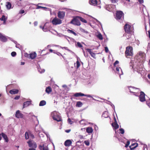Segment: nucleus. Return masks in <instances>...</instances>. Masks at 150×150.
Returning <instances> with one entry per match:
<instances>
[{
    "label": "nucleus",
    "mask_w": 150,
    "mask_h": 150,
    "mask_svg": "<svg viewBox=\"0 0 150 150\" xmlns=\"http://www.w3.org/2000/svg\"><path fill=\"white\" fill-rule=\"evenodd\" d=\"M124 29L125 32L127 34L130 35L128 37H132V35H134V29L133 26H131L130 25L126 24L124 26Z\"/></svg>",
    "instance_id": "obj_1"
},
{
    "label": "nucleus",
    "mask_w": 150,
    "mask_h": 150,
    "mask_svg": "<svg viewBox=\"0 0 150 150\" xmlns=\"http://www.w3.org/2000/svg\"><path fill=\"white\" fill-rule=\"evenodd\" d=\"M140 95L139 96V100L142 102H143L146 101L145 98V94L143 91H141Z\"/></svg>",
    "instance_id": "obj_8"
},
{
    "label": "nucleus",
    "mask_w": 150,
    "mask_h": 150,
    "mask_svg": "<svg viewBox=\"0 0 150 150\" xmlns=\"http://www.w3.org/2000/svg\"><path fill=\"white\" fill-rule=\"evenodd\" d=\"M147 77L150 80V74H149L148 75Z\"/></svg>",
    "instance_id": "obj_61"
},
{
    "label": "nucleus",
    "mask_w": 150,
    "mask_h": 150,
    "mask_svg": "<svg viewBox=\"0 0 150 150\" xmlns=\"http://www.w3.org/2000/svg\"><path fill=\"white\" fill-rule=\"evenodd\" d=\"M128 146H129V145H128V144H126L125 145V147L126 148H127V147Z\"/></svg>",
    "instance_id": "obj_62"
},
{
    "label": "nucleus",
    "mask_w": 150,
    "mask_h": 150,
    "mask_svg": "<svg viewBox=\"0 0 150 150\" xmlns=\"http://www.w3.org/2000/svg\"><path fill=\"white\" fill-rule=\"evenodd\" d=\"M119 130L120 131V133L121 134H124L125 131H124V130L122 128L120 129H119Z\"/></svg>",
    "instance_id": "obj_43"
},
{
    "label": "nucleus",
    "mask_w": 150,
    "mask_h": 150,
    "mask_svg": "<svg viewBox=\"0 0 150 150\" xmlns=\"http://www.w3.org/2000/svg\"><path fill=\"white\" fill-rule=\"evenodd\" d=\"M83 103L80 101H77L76 103V106L78 107H80L82 106Z\"/></svg>",
    "instance_id": "obj_35"
},
{
    "label": "nucleus",
    "mask_w": 150,
    "mask_h": 150,
    "mask_svg": "<svg viewBox=\"0 0 150 150\" xmlns=\"http://www.w3.org/2000/svg\"><path fill=\"white\" fill-rule=\"evenodd\" d=\"M87 51L91 55V56L94 58L96 59V54L92 52L91 50L90 49H87Z\"/></svg>",
    "instance_id": "obj_19"
},
{
    "label": "nucleus",
    "mask_w": 150,
    "mask_h": 150,
    "mask_svg": "<svg viewBox=\"0 0 150 150\" xmlns=\"http://www.w3.org/2000/svg\"><path fill=\"white\" fill-rule=\"evenodd\" d=\"M11 54L12 57H14L16 55V53L15 52H13L11 53Z\"/></svg>",
    "instance_id": "obj_44"
},
{
    "label": "nucleus",
    "mask_w": 150,
    "mask_h": 150,
    "mask_svg": "<svg viewBox=\"0 0 150 150\" xmlns=\"http://www.w3.org/2000/svg\"><path fill=\"white\" fill-rule=\"evenodd\" d=\"M39 148L40 150H49L48 147L44 144L39 145Z\"/></svg>",
    "instance_id": "obj_17"
},
{
    "label": "nucleus",
    "mask_w": 150,
    "mask_h": 150,
    "mask_svg": "<svg viewBox=\"0 0 150 150\" xmlns=\"http://www.w3.org/2000/svg\"><path fill=\"white\" fill-rule=\"evenodd\" d=\"M29 136V137H30L32 139H33L35 138L34 135L30 131V132Z\"/></svg>",
    "instance_id": "obj_38"
},
{
    "label": "nucleus",
    "mask_w": 150,
    "mask_h": 150,
    "mask_svg": "<svg viewBox=\"0 0 150 150\" xmlns=\"http://www.w3.org/2000/svg\"><path fill=\"white\" fill-rule=\"evenodd\" d=\"M30 131H28V132H25V138L26 139H28L29 138L30 136Z\"/></svg>",
    "instance_id": "obj_28"
},
{
    "label": "nucleus",
    "mask_w": 150,
    "mask_h": 150,
    "mask_svg": "<svg viewBox=\"0 0 150 150\" xmlns=\"http://www.w3.org/2000/svg\"><path fill=\"white\" fill-rule=\"evenodd\" d=\"M115 7V5L112 4L106 5L105 6L106 9L109 11H112L113 8Z\"/></svg>",
    "instance_id": "obj_11"
},
{
    "label": "nucleus",
    "mask_w": 150,
    "mask_h": 150,
    "mask_svg": "<svg viewBox=\"0 0 150 150\" xmlns=\"http://www.w3.org/2000/svg\"><path fill=\"white\" fill-rule=\"evenodd\" d=\"M112 2L115 3L117 2L118 1V0H111Z\"/></svg>",
    "instance_id": "obj_51"
},
{
    "label": "nucleus",
    "mask_w": 150,
    "mask_h": 150,
    "mask_svg": "<svg viewBox=\"0 0 150 150\" xmlns=\"http://www.w3.org/2000/svg\"><path fill=\"white\" fill-rule=\"evenodd\" d=\"M37 7L36 8V9H39L40 8H43V9H47V8L46 7H42V6H39L38 5H37Z\"/></svg>",
    "instance_id": "obj_39"
},
{
    "label": "nucleus",
    "mask_w": 150,
    "mask_h": 150,
    "mask_svg": "<svg viewBox=\"0 0 150 150\" xmlns=\"http://www.w3.org/2000/svg\"><path fill=\"white\" fill-rule=\"evenodd\" d=\"M77 18H79V21H81L83 23H87V21L85 19L80 16H77Z\"/></svg>",
    "instance_id": "obj_29"
},
{
    "label": "nucleus",
    "mask_w": 150,
    "mask_h": 150,
    "mask_svg": "<svg viewBox=\"0 0 150 150\" xmlns=\"http://www.w3.org/2000/svg\"><path fill=\"white\" fill-rule=\"evenodd\" d=\"M52 91V89L50 86H48L46 88L45 92L49 94Z\"/></svg>",
    "instance_id": "obj_27"
},
{
    "label": "nucleus",
    "mask_w": 150,
    "mask_h": 150,
    "mask_svg": "<svg viewBox=\"0 0 150 150\" xmlns=\"http://www.w3.org/2000/svg\"><path fill=\"white\" fill-rule=\"evenodd\" d=\"M17 5L18 6H21V1H18L17 2Z\"/></svg>",
    "instance_id": "obj_45"
},
{
    "label": "nucleus",
    "mask_w": 150,
    "mask_h": 150,
    "mask_svg": "<svg viewBox=\"0 0 150 150\" xmlns=\"http://www.w3.org/2000/svg\"><path fill=\"white\" fill-rule=\"evenodd\" d=\"M93 131V128L91 127H88L86 128V132L88 133H92Z\"/></svg>",
    "instance_id": "obj_26"
},
{
    "label": "nucleus",
    "mask_w": 150,
    "mask_h": 150,
    "mask_svg": "<svg viewBox=\"0 0 150 150\" xmlns=\"http://www.w3.org/2000/svg\"><path fill=\"white\" fill-rule=\"evenodd\" d=\"M0 38H6V36L4 35H3L2 34L0 33ZM7 38H9L8 37H7Z\"/></svg>",
    "instance_id": "obj_46"
},
{
    "label": "nucleus",
    "mask_w": 150,
    "mask_h": 150,
    "mask_svg": "<svg viewBox=\"0 0 150 150\" xmlns=\"http://www.w3.org/2000/svg\"><path fill=\"white\" fill-rule=\"evenodd\" d=\"M84 144L87 146H88L90 144V143L88 140H85L84 141Z\"/></svg>",
    "instance_id": "obj_42"
},
{
    "label": "nucleus",
    "mask_w": 150,
    "mask_h": 150,
    "mask_svg": "<svg viewBox=\"0 0 150 150\" xmlns=\"http://www.w3.org/2000/svg\"><path fill=\"white\" fill-rule=\"evenodd\" d=\"M71 131V130L70 129H67L65 130V132L67 133H69Z\"/></svg>",
    "instance_id": "obj_53"
},
{
    "label": "nucleus",
    "mask_w": 150,
    "mask_h": 150,
    "mask_svg": "<svg viewBox=\"0 0 150 150\" xmlns=\"http://www.w3.org/2000/svg\"><path fill=\"white\" fill-rule=\"evenodd\" d=\"M129 92L130 93H137L136 90H139V91H140V89L139 88H135L134 87L129 86Z\"/></svg>",
    "instance_id": "obj_10"
},
{
    "label": "nucleus",
    "mask_w": 150,
    "mask_h": 150,
    "mask_svg": "<svg viewBox=\"0 0 150 150\" xmlns=\"http://www.w3.org/2000/svg\"><path fill=\"white\" fill-rule=\"evenodd\" d=\"M51 23L54 25H59L62 23V21L55 17L51 21Z\"/></svg>",
    "instance_id": "obj_3"
},
{
    "label": "nucleus",
    "mask_w": 150,
    "mask_h": 150,
    "mask_svg": "<svg viewBox=\"0 0 150 150\" xmlns=\"http://www.w3.org/2000/svg\"><path fill=\"white\" fill-rule=\"evenodd\" d=\"M124 14L121 11H117L116 14V18L117 20H122L123 18Z\"/></svg>",
    "instance_id": "obj_4"
},
{
    "label": "nucleus",
    "mask_w": 150,
    "mask_h": 150,
    "mask_svg": "<svg viewBox=\"0 0 150 150\" xmlns=\"http://www.w3.org/2000/svg\"><path fill=\"white\" fill-rule=\"evenodd\" d=\"M139 57L142 58L141 60L142 61H143L145 58L146 57V54L144 52L142 51H140L139 53Z\"/></svg>",
    "instance_id": "obj_12"
},
{
    "label": "nucleus",
    "mask_w": 150,
    "mask_h": 150,
    "mask_svg": "<svg viewBox=\"0 0 150 150\" xmlns=\"http://www.w3.org/2000/svg\"><path fill=\"white\" fill-rule=\"evenodd\" d=\"M126 56H132L133 55V48L131 46H128L126 47V50L125 52Z\"/></svg>",
    "instance_id": "obj_2"
},
{
    "label": "nucleus",
    "mask_w": 150,
    "mask_h": 150,
    "mask_svg": "<svg viewBox=\"0 0 150 150\" xmlns=\"http://www.w3.org/2000/svg\"><path fill=\"white\" fill-rule=\"evenodd\" d=\"M19 91L18 89H14L9 91V93L11 94H17L18 93Z\"/></svg>",
    "instance_id": "obj_21"
},
{
    "label": "nucleus",
    "mask_w": 150,
    "mask_h": 150,
    "mask_svg": "<svg viewBox=\"0 0 150 150\" xmlns=\"http://www.w3.org/2000/svg\"><path fill=\"white\" fill-rule=\"evenodd\" d=\"M38 70L41 73H42V72H44L45 71L44 70H43L42 71H40V69H38Z\"/></svg>",
    "instance_id": "obj_52"
},
{
    "label": "nucleus",
    "mask_w": 150,
    "mask_h": 150,
    "mask_svg": "<svg viewBox=\"0 0 150 150\" xmlns=\"http://www.w3.org/2000/svg\"><path fill=\"white\" fill-rule=\"evenodd\" d=\"M46 103V102L45 101L42 100L40 102L39 105L40 106H43L45 105Z\"/></svg>",
    "instance_id": "obj_32"
},
{
    "label": "nucleus",
    "mask_w": 150,
    "mask_h": 150,
    "mask_svg": "<svg viewBox=\"0 0 150 150\" xmlns=\"http://www.w3.org/2000/svg\"><path fill=\"white\" fill-rule=\"evenodd\" d=\"M94 34L95 35L97 38H103L102 34L99 32L97 31V32H96Z\"/></svg>",
    "instance_id": "obj_25"
},
{
    "label": "nucleus",
    "mask_w": 150,
    "mask_h": 150,
    "mask_svg": "<svg viewBox=\"0 0 150 150\" xmlns=\"http://www.w3.org/2000/svg\"><path fill=\"white\" fill-rule=\"evenodd\" d=\"M20 96H17L14 98V99L15 100H18L20 98Z\"/></svg>",
    "instance_id": "obj_47"
},
{
    "label": "nucleus",
    "mask_w": 150,
    "mask_h": 150,
    "mask_svg": "<svg viewBox=\"0 0 150 150\" xmlns=\"http://www.w3.org/2000/svg\"><path fill=\"white\" fill-rule=\"evenodd\" d=\"M105 50L106 52L107 53L108 51V49L107 47H105Z\"/></svg>",
    "instance_id": "obj_49"
},
{
    "label": "nucleus",
    "mask_w": 150,
    "mask_h": 150,
    "mask_svg": "<svg viewBox=\"0 0 150 150\" xmlns=\"http://www.w3.org/2000/svg\"><path fill=\"white\" fill-rule=\"evenodd\" d=\"M37 56V54L35 52L31 53L30 54V58L32 59H35Z\"/></svg>",
    "instance_id": "obj_23"
},
{
    "label": "nucleus",
    "mask_w": 150,
    "mask_h": 150,
    "mask_svg": "<svg viewBox=\"0 0 150 150\" xmlns=\"http://www.w3.org/2000/svg\"><path fill=\"white\" fill-rule=\"evenodd\" d=\"M52 118L54 120H56L57 122H60L62 120L61 117L59 115L56 116L55 115H54L52 116Z\"/></svg>",
    "instance_id": "obj_18"
},
{
    "label": "nucleus",
    "mask_w": 150,
    "mask_h": 150,
    "mask_svg": "<svg viewBox=\"0 0 150 150\" xmlns=\"http://www.w3.org/2000/svg\"><path fill=\"white\" fill-rule=\"evenodd\" d=\"M0 40L3 42H6L7 41V38H0Z\"/></svg>",
    "instance_id": "obj_41"
},
{
    "label": "nucleus",
    "mask_w": 150,
    "mask_h": 150,
    "mask_svg": "<svg viewBox=\"0 0 150 150\" xmlns=\"http://www.w3.org/2000/svg\"><path fill=\"white\" fill-rule=\"evenodd\" d=\"M120 67H117L116 68V71H119V70L120 69Z\"/></svg>",
    "instance_id": "obj_57"
},
{
    "label": "nucleus",
    "mask_w": 150,
    "mask_h": 150,
    "mask_svg": "<svg viewBox=\"0 0 150 150\" xmlns=\"http://www.w3.org/2000/svg\"><path fill=\"white\" fill-rule=\"evenodd\" d=\"M115 122H113L112 123V125L114 129H117L119 128V125L117 123L116 119H115Z\"/></svg>",
    "instance_id": "obj_16"
},
{
    "label": "nucleus",
    "mask_w": 150,
    "mask_h": 150,
    "mask_svg": "<svg viewBox=\"0 0 150 150\" xmlns=\"http://www.w3.org/2000/svg\"><path fill=\"white\" fill-rule=\"evenodd\" d=\"M49 51L50 52H53V50L51 49H49Z\"/></svg>",
    "instance_id": "obj_63"
},
{
    "label": "nucleus",
    "mask_w": 150,
    "mask_h": 150,
    "mask_svg": "<svg viewBox=\"0 0 150 150\" xmlns=\"http://www.w3.org/2000/svg\"><path fill=\"white\" fill-rule=\"evenodd\" d=\"M7 19V18L5 17V16L4 15H3L2 17L0 18V20L1 21H3V24H6V21Z\"/></svg>",
    "instance_id": "obj_22"
},
{
    "label": "nucleus",
    "mask_w": 150,
    "mask_h": 150,
    "mask_svg": "<svg viewBox=\"0 0 150 150\" xmlns=\"http://www.w3.org/2000/svg\"><path fill=\"white\" fill-rule=\"evenodd\" d=\"M6 6L7 8L9 10L11 8V4L9 2H7L6 3Z\"/></svg>",
    "instance_id": "obj_33"
},
{
    "label": "nucleus",
    "mask_w": 150,
    "mask_h": 150,
    "mask_svg": "<svg viewBox=\"0 0 150 150\" xmlns=\"http://www.w3.org/2000/svg\"><path fill=\"white\" fill-rule=\"evenodd\" d=\"M76 67L77 69L78 68H79V67L80 66V62L78 60H77V61H76Z\"/></svg>",
    "instance_id": "obj_40"
},
{
    "label": "nucleus",
    "mask_w": 150,
    "mask_h": 150,
    "mask_svg": "<svg viewBox=\"0 0 150 150\" xmlns=\"http://www.w3.org/2000/svg\"><path fill=\"white\" fill-rule=\"evenodd\" d=\"M126 144H128V145H129L130 144V142L129 141H127V142Z\"/></svg>",
    "instance_id": "obj_60"
},
{
    "label": "nucleus",
    "mask_w": 150,
    "mask_h": 150,
    "mask_svg": "<svg viewBox=\"0 0 150 150\" xmlns=\"http://www.w3.org/2000/svg\"><path fill=\"white\" fill-rule=\"evenodd\" d=\"M15 116L17 118H22L23 117V115L20 112L19 110H18L16 112Z\"/></svg>",
    "instance_id": "obj_14"
},
{
    "label": "nucleus",
    "mask_w": 150,
    "mask_h": 150,
    "mask_svg": "<svg viewBox=\"0 0 150 150\" xmlns=\"http://www.w3.org/2000/svg\"><path fill=\"white\" fill-rule=\"evenodd\" d=\"M47 23H45L43 27H42L41 26H40V28H42L44 32H47L48 30L45 27Z\"/></svg>",
    "instance_id": "obj_30"
},
{
    "label": "nucleus",
    "mask_w": 150,
    "mask_h": 150,
    "mask_svg": "<svg viewBox=\"0 0 150 150\" xmlns=\"http://www.w3.org/2000/svg\"><path fill=\"white\" fill-rule=\"evenodd\" d=\"M148 35H149V38H150V31L149 30L148 31Z\"/></svg>",
    "instance_id": "obj_59"
},
{
    "label": "nucleus",
    "mask_w": 150,
    "mask_h": 150,
    "mask_svg": "<svg viewBox=\"0 0 150 150\" xmlns=\"http://www.w3.org/2000/svg\"><path fill=\"white\" fill-rule=\"evenodd\" d=\"M87 96L88 97H91L90 95H85V94H84L83 93H81L80 92L76 93L74 95V96L75 97H79V96Z\"/></svg>",
    "instance_id": "obj_9"
},
{
    "label": "nucleus",
    "mask_w": 150,
    "mask_h": 150,
    "mask_svg": "<svg viewBox=\"0 0 150 150\" xmlns=\"http://www.w3.org/2000/svg\"><path fill=\"white\" fill-rule=\"evenodd\" d=\"M38 23L37 21H35L34 23V25L35 26H37V25Z\"/></svg>",
    "instance_id": "obj_55"
},
{
    "label": "nucleus",
    "mask_w": 150,
    "mask_h": 150,
    "mask_svg": "<svg viewBox=\"0 0 150 150\" xmlns=\"http://www.w3.org/2000/svg\"><path fill=\"white\" fill-rule=\"evenodd\" d=\"M58 16L60 19L64 18L65 15V12L64 11H59L58 13Z\"/></svg>",
    "instance_id": "obj_13"
},
{
    "label": "nucleus",
    "mask_w": 150,
    "mask_h": 150,
    "mask_svg": "<svg viewBox=\"0 0 150 150\" xmlns=\"http://www.w3.org/2000/svg\"><path fill=\"white\" fill-rule=\"evenodd\" d=\"M70 23L73 24L75 25H80L81 23L79 18H77V16L75 18H74L70 22Z\"/></svg>",
    "instance_id": "obj_5"
},
{
    "label": "nucleus",
    "mask_w": 150,
    "mask_h": 150,
    "mask_svg": "<svg viewBox=\"0 0 150 150\" xmlns=\"http://www.w3.org/2000/svg\"><path fill=\"white\" fill-rule=\"evenodd\" d=\"M68 121L69 122H70L71 121V120H70V118H69L68 120Z\"/></svg>",
    "instance_id": "obj_64"
},
{
    "label": "nucleus",
    "mask_w": 150,
    "mask_h": 150,
    "mask_svg": "<svg viewBox=\"0 0 150 150\" xmlns=\"http://www.w3.org/2000/svg\"><path fill=\"white\" fill-rule=\"evenodd\" d=\"M77 46L79 48H81L82 49L83 46L81 44V43L79 42H77Z\"/></svg>",
    "instance_id": "obj_37"
},
{
    "label": "nucleus",
    "mask_w": 150,
    "mask_h": 150,
    "mask_svg": "<svg viewBox=\"0 0 150 150\" xmlns=\"http://www.w3.org/2000/svg\"><path fill=\"white\" fill-rule=\"evenodd\" d=\"M29 150H36L35 149L33 148H30L29 149Z\"/></svg>",
    "instance_id": "obj_58"
},
{
    "label": "nucleus",
    "mask_w": 150,
    "mask_h": 150,
    "mask_svg": "<svg viewBox=\"0 0 150 150\" xmlns=\"http://www.w3.org/2000/svg\"><path fill=\"white\" fill-rule=\"evenodd\" d=\"M30 104V102L29 101H26L24 102L23 105V108L28 106Z\"/></svg>",
    "instance_id": "obj_34"
},
{
    "label": "nucleus",
    "mask_w": 150,
    "mask_h": 150,
    "mask_svg": "<svg viewBox=\"0 0 150 150\" xmlns=\"http://www.w3.org/2000/svg\"><path fill=\"white\" fill-rule=\"evenodd\" d=\"M68 31L69 33H70L73 34V35H76V33L73 30H68Z\"/></svg>",
    "instance_id": "obj_36"
},
{
    "label": "nucleus",
    "mask_w": 150,
    "mask_h": 150,
    "mask_svg": "<svg viewBox=\"0 0 150 150\" xmlns=\"http://www.w3.org/2000/svg\"><path fill=\"white\" fill-rule=\"evenodd\" d=\"M80 30L81 32H82L83 33H85V34H89V36L90 37H91V35L89 34V33H88V32L87 31L85 30H84L82 28H80Z\"/></svg>",
    "instance_id": "obj_24"
},
{
    "label": "nucleus",
    "mask_w": 150,
    "mask_h": 150,
    "mask_svg": "<svg viewBox=\"0 0 150 150\" xmlns=\"http://www.w3.org/2000/svg\"><path fill=\"white\" fill-rule=\"evenodd\" d=\"M29 147H33L35 148H36L37 147L36 144L33 140H30L27 142Z\"/></svg>",
    "instance_id": "obj_7"
},
{
    "label": "nucleus",
    "mask_w": 150,
    "mask_h": 150,
    "mask_svg": "<svg viewBox=\"0 0 150 150\" xmlns=\"http://www.w3.org/2000/svg\"><path fill=\"white\" fill-rule=\"evenodd\" d=\"M139 1L140 4H142L144 2L143 0H139Z\"/></svg>",
    "instance_id": "obj_54"
},
{
    "label": "nucleus",
    "mask_w": 150,
    "mask_h": 150,
    "mask_svg": "<svg viewBox=\"0 0 150 150\" xmlns=\"http://www.w3.org/2000/svg\"><path fill=\"white\" fill-rule=\"evenodd\" d=\"M106 113H107L106 112H105V113H104V114H103L102 115V117H108V116H107V117H105V114H106Z\"/></svg>",
    "instance_id": "obj_56"
},
{
    "label": "nucleus",
    "mask_w": 150,
    "mask_h": 150,
    "mask_svg": "<svg viewBox=\"0 0 150 150\" xmlns=\"http://www.w3.org/2000/svg\"><path fill=\"white\" fill-rule=\"evenodd\" d=\"M72 142L71 140L68 139L66 140L64 143V145L66 146H69L71 145Z\"/></svg>",
    "instance_id": "obj_20"
},
{
    "label": "nucleus",
    "mask_w": 150,
    "mask_h": 150,
    "mask_svg": "<svg viewBox=\"0 0 150 150\" xmlns=\"http://www.w3.org/2000/svg\"><path fill=\"white\" fill-rule=\"evenodd\" d=\"M138 144L137 143H134L132 144L129 146L130 149H127L126 150H134L137 147Z\"/></svg>",
    "instance_id": "obj_15"
},
{
    "label": "nucleus",
    "mask_w": 150,
    "mask_h": 150,
    "mask_svg": "<svg viewBox=\"0 0 150 150\" xmlns=\"http://www.w3.org/2000/svg\"><path fill=\"white\" fill-rule=\"evenodd\" d=\"M118 63H119L118 61L117 60L114 63V66H115L117 64H118Z\"/></svg>",
    "instance_id": "obj_50"
},
{
    "label": "nucleus",
    "mask_w": 150,
    "mask_h": 150,
    "mask_svg": "<svg viewBox=\"0 0 150 150\" xmlns=\"http://www.w3.org/2000/svg\"><path fill=\"white\" fill-rule=\"evenodd\" d=\"M25 12V11L23 10H21L19 11V13L20 14H23Z\"/></svg>",
    "instance_id": "obj_48"
},
{
    "label": "nucleus",
    "mask_w": 150,
    "mask_h": 150,
    "mask_svg": "<svg viewBox=\"0 0 150 150\" xmlns=\"http://www.w3.org/2000/svg\"><path fill=\"white\" fill-rule=\"evenodd\" d=\"M1 135L2 137L4 139L6 142H8V140L7 136L4 133H2Z\"/></svg>",
    "instance_id": "obj_31"
},
{
    "label": "nucleus",
    "mask_w": 150,
    "mask_h": 150,
    "mask_svg": "<svg viewBox=\"0 0 150 150\" xmlns=\"http://www.w3.org/2000/svg\"><path fill=\"white\" fill-rule=\"evenodd\" d=\"M90 4L94 6H97L99 8H100L101 6H100V3L98 2L97 0H91L89 1Z\"/></svg>",
    "instance_id": "obj_6"
}]
</instances>
